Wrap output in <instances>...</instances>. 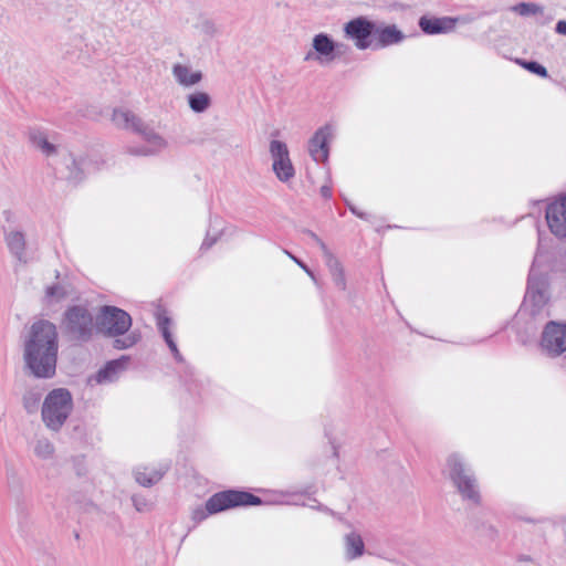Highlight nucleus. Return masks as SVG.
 I'll return each instance as SVG.
<instances>
[{
  "mask_svg": "<svg viewBox=\"0 0 566 566\" xmlns=\"http://www.w3.org/2000/svg\"><path fill=\"white\" fill-rule=\"evenodd\" d=\"M347 49H348L347 45H346V48H336V50L334 52L335 56L343 54Z\"/></svg>",
  "mask_w": 566,
  "mask_h": 566,
  "instance_id": "nucleus-41",
  "label": "nucleus"
},
{
  "mask_svg": "<svg viewBox=\"0 0 566 566\" xmlns=\"http://www.w3.org/2000/svg\"><path fill=\"white\" fill-rule=\"evenodd\" d=\"M45 295L48 298L59 302L67 296V291L63 285L57 283L48 286Z\"/></svg>",
  "mask_w": 566,
  "mask_h": 566,
  "instance_id": "nucleus-30",
  "label": "nucleus"
},
{
  "mask_svg": "<svg viewBox=\"0 0 566 566\" xmlns=\"http://www.w3.org/2000/svg\"><path fill=\"white\" fill-rule=\"evenodd\" d=\"M449 478L458 490L462 500L478 505L481 502V494L474 472L468 467L463 459L454 453L447 459Z\"/></svg>",
  "mask_w": 566,
  "mask_h": 566,
  "instance_id": "nucleus-7",
  "label": "nucleus"
},
{
  "mask_svg": "<svg viewBox=\"0 0 566 566\" xmlns=\"http://www.w3.org/2000/svg\"><path fill=\"white\" fill-rule=\"evenodd\" d=\"M97 331L104 336L114 337L115 349H127L137 344L140 339L138 332H132L124 336L132 327L130 315L116 306L105 305L101 308L96 318Z\"/></svg>",
  "mask_w": 566,
  "mask_h": 566,
  "instance_id": "nucleus-2",
  "label": "nucleus"
},
{
  "mask_svg": "<svg viewBox=\"0 0 566 566\" xmlns=\"http://www.w3.org/2000/svg\"><path fill=\"white\" fill-rule=\"evenodd\" d=\"M112 119L117 127L138 134L149 144V146L128 147V154L134 156H153L166 147V140L132 111L125 108L114 109Z\"/></svg>",
  "mask_w": 566,
  "mask_h": 566,
  "instance_id": "nucleus-3",
  "label": "nucleus"
},
{
  "mask_svg": "<svg viewBox=\"0 0 566 566\" xmlns=\"http://www.w3.org/2000/svg\"><path fill=\"white\" fill-rule=\"evenodd\" d=\"M168 469V464H161L159 468L139 467L135 470V480L138 484L149 488L159 482Z\"/></svg>",
  "mask_w": 566,
  "mask_h": 566,
  "instance_id": "nucleus-20",
  "label": "nucleus"
},
{
  "mask_svg": "<svg viewBox=\"0 0 566 566\" xmlns=\"http://www.w3.org/2000/svg\"><path fill=\"white\" fill-rule=\"evenodd\" d=\"M346 206L348 207V209L350 210V212L353 214H355L356 217L363 219V220H368V217L369 214L366 213V212H363L360 210H358L354 205H352L350 202L346 201Z\"/></svg>",
  "mask_w": 566,
  "mask_h": 566,
  "instance_id": "nucleus-36",
  "label": "nucleus"
},
{
  "mask_svg": "<svg viewBox=\"0 0 566 566\" xmlns=\"http://www.w3.org/2000/svg\"><path fill=\"white\" fill-rule=\"evenodd\" d=\"M332 136V128L325 125L318 128L308 142V151L316 163H325L328 159V140Z\"/></svg>",
  "mask_w": 566,
  "mask_h": 566,
  "instance_id": "nucleus-15",
  "label": "nucleus"
},
{
  "mask_svg": "<svg viewBox=\"0 0 566 566\" xmlns=\"http://www.w3.org/2000/svg\"><path fill=\"white\" fill-rule=\"evenodd\" d=\"M42 392L39 388H30L22 396V405L27 413L32 415L39 410Z\"/></svg>",
  "mask_w": 566,
  "mask_h": 566,
  "instance_id": "nucleus-27",
  "label": "nucleus"
},
{
  "mask_svg": "<svg viewBox=\"0 0 566 566\" xmlns=\"http://www.w3.org/2000/svg\"><path fill=\"white\" fill-rule=\"evenodd\" d=\"M73 408V396L69 389H52L45 396L41 407L44 426L53 432H59L71 416Z\"/></svg>",
  "mask_w": 566,
  "mask_h": 566,
  "instance_id": "nucleus-5",
  "label": "nucleus"
},
{
  "mask_svg": "<svg viewBox=\"0 0 566 566\" xmlns=\"http://www.w3.org/2000/svg\"><path fill=\"white\" fill-rule=\"evenodd\" d=\"M61 328L67 340L76 344L88 343L97 331L92 312L84 305H72L65 310Z\"/></svg>",
  "mask_w": 566,
  "mask_h": 566,
  "instance_id": "nucleus-4",
  "label": "nucleus"
},
{
  "mask_svg": "<svg viewBox=\"0 0 566 566\" xmlns=\"http://www.w3.org/2000/svg\"><path fill=\"white\" fill-rule=\"evenodd\" d=\"M59 333L49 319L32 323L23 339V360L30 374L39 379H50L56 374Z\"/></svg>",
  "mask_w": 566,
  "mask_h": 566,
  "instance_id": "nucleus-1",
  "label": "nucleus"
},
{
  "mask_svg": "<svg viewBox=\"0 0 566 566\" xmlns=\"http://www.w3.org/2000/svg\"><path fill=\"white\" fill-rule=\"evenodd\" d=\"M555 31L557 33H559V34L566 35V21L565 20H559L556 23Z\"/></svg>",
  "mask_w": 566,
  "mask_h": 566,
  "instance_id": "nucleus-39",
  "label": "nucleus"
},
{
  "mask_svg": "<svg viewBox=\"0 0 566 566\" xmlns=\"http://www.w3.org/2000/svg\"><path fill=\"white\" fill-rule=\"evenodd\" d=\"M203 27H205V31L207 33L212 34L214 32V24L212 22L207 21V22H205Z\"/></svg>",
  "mask_w": 566,
  "mask_h": 566,
  "instance_id": "nucleus-40",
  "label": "nucleus"
},
{
  "mask_svg": "<svg viewBox=\"0 0 566 566\" xmlns=\"http://www.w3.org/2000/svg\"><path fill=\"white\" fill-rule=\"evenodd\" d=\"M374 49H382L392 44H398L405 39V34L395 25L376 27Z\"/></svg>",
  "mask_w": 566,
  "mask_h": 566,
  "instance_id": "nucleus-17",
  "label": "nucleus"
},
{
  "mask_svg": "<svg viewBox=\"0 0 566 566\" xmlns=\"http://www.w3.org/2000/svg\"><path fill=\"white\" fill-rule=\"evenodd\" d=\"M175 360L178 363V364H182L185 366V374L186 376H189L190 378H192L195 376V370L193 368L188 365L184 358V356L180 354L179 349L177 346H174L171 349H170Z\"/></svg>",
  "mask_w": 566,
  "mask_h": 566,
  "instance_id": "nucleus-32",
  "label": "nucleus"
},
{
  "mask_svg": "<svg viewBox=\"0 0 566 566\" xmlns=\"http://www.w3.org/2000/svg\"><path fill=\"white\" fill-rule=\"evenodd\" d=\"M29 139L31 144L42 151L45 156L50 157L56 154V147L50 143L45 133L33 129L29 133Z\"/></svg>",
  "mask_w": 566,
  "mask_h": 566,
  "instance_id": "nucleus-24",
  "label": "nucleus"
},
{
  "mask_svg": "<svg viewBox=\"0 0 566 566\" xmlns=\"http://www.w3.org/2000/svg\"><path fill=\"white\" fill-rule=\"evenodd\" d=\"M319 192L324 199H329L332 197V187L328 185H324L321 187Z\"/></svg>",
  "mask_w": 566,
  "mask_h": 566,
  "instance_id": "nucleus-38",
  "label": "nucleus"
},
{
  "mask_svg": "<svg viewBox=\"0 0 566 566\" xmlns=\"http://www.w3.org/2000/svg\"><path fill=\"white\" fill-rule=\"evenodd\" d=\"M546 222L557 238H566V195L546 206Z\"/></svg>",
  "mask_w": 566,
  "mask_h": 566,
  "instance_id": "nucleus-13",
  "label": "nucleus"
},
{
  "mask_svg": "<svg viewBox=\"0 0 566 566\" xmlns=\"http://www.w3.org/2000/svg\"><path fill=\"white\" fill-rule=\"evenodd\" d=\"M520 64L527 71L533 74H536L541 77H547L548 73L544 65L539 64L536 61H520Z\"/></svg>",
  "mask_w": 566,
  "mask_h": 566,
  "instance_id": "nucleus-31",
  "label": "nucleus"
},
{
  "mask_svg": "<svg viewBox=\"0 0 566 566\" xmlns=\"http://www.w3.org/2000/svg\"><path fill=\"white\" fill-rule=\"evenodd\" d=\"M128 361V356H122L118 359L107 361L106 365L96 373V382L103 384L114 381L118 374L125 369Z\"/></svg>",
  "mask_w": 566,
  "mask_h": 566,
  "instance_id": "nucleus-19",
  "label": "nucleus"
},
{
  "mask_svg": "<svg viewBox=\"0 0 566 566\" xmlns=\"http://www.w3.org/2000/svg\"><path fill=\"white\" fill-rule=\"evenodd\" d=\"M365 552V544L358 533L352 532L345 536V555L347 559H355Z\"/></svg>",
  "mask_w": 566,
  "mask_h": 566,
  "instance_id": "nucleus-23",
  "label": "nucleus"
},
{
  "mask_svg": "<svg viewBox=\"0 0 566 566\" xmlns=\"http://www.w3.org/2000/svg\"><path fill=\"white\" fill-rule=\"evenodd\" d=\"M458 18L452 17H427L422 15L419 19L418 25L424 34L436 35L446 34L454 30Z\"/></svg>",
  "mask_w": 566,
  "mask_h": 566,
  "instance_id": "nucleus-16",
  "label": "nucleus"
},
{
  "mask_svg": "<svg viewBox=\"0 0 566 566\" xmlns=\"http://www.w3.org/2000/svg\"><path fill=\"white\" fill-rule=\"evenodd\" d=\"M313 49L322 56L328 60L335 59L336 48H346V44L340 42H334L332 38L326 33H318L313 38Z\"/></svg>",
  "mask_w": 566,
  "mask_h": 566,
  "instance_id": "nucleus-21",
  "label": "nucleus"
},
{
  "mask_svg": "<svg viewBox=\"0 0 566 566\" xmlns=\"http://www.w3.org/2000/svg\"><path fill=\"white\" fill-rule=\"evenodd\" d=\"M217 240H218L217 237H211L209 233H207L200 249L201 250L210 249L217 242Z\"/></svg>",
  "mask_w": 566,
  "mask_h": 566,
  "instance_id": "nucleus-37",
  "label": "nucleus"
},
{
  "mask_svg": "<svg viewBox=\"0 0 566 566\" xmlns=\"http://www.w3.org/2000/svg\"><path fill=\"white\" fill-rule=\"evenodd\" d=\"M189 108L197 114L205 113L212 104L211 96L202 91H196L187 95Z\"/></svg>",
  "mask_w": 566,
  "mask_h": 566,
  "instance_id": "nucleus-22",
  "label": "nucleus"
},
{
  "mask_svg": "<svg viewBox=\"0 0 566 566\" xmlns=\"http://www.w3.org/2000/svg\"><path fill=\"white\" fill-rule=\"evenodd\" d=\"M312 59V53H307L306 56H305V61H308Z\"/></svg>",
  "mask_w": 566,
  "mask_h": 566,
  "instance_id": "nucleus-42",
  "label": "nucleus"
},
{
  "mask_svg": "<svg viewBox=\"0 0 566 566\" xmlns=\"http://www.w3.org/2000/svg\"><path fill=\"white\" fill-rule=\"evenodd\" d=\"M270 154L273 159L272 168L275 176L280 181L287 182L294 177L295 170L286 144L276 139L271 140Z\"/></svg>",
  "mask_w": 566,
  "mask_h": 566,
  "instance_id": "nucleus-11",
  "label": "nucleus"
},
{
  "mask_svg": "<svg viewBox=\"0 0 566 566\" xmlns=\"http://www.w3.org/2000/svg\"><path fill=\"white\" fill-rule=\"evenodd\" d=\"M326 265L331 272V275L333 277V281L335 285L340 289H346V279L344 269L340 264V262L337 260V258L334 254H331L329 256L325 258Z\"/></svg>",
  "mask_w": 566,
  "mask_h": 566,
  "instance_id": "nucleus-26",
  "label": "nucleus"
},
{
  "mask_svg": "<svg viewBox=\"0 0 566 566\" xmlns=\"http://www.w3.org/2000/svg\"><path fill=\"white\" fill-rule=\"evenodd\" d=\"M525 306L533 317H537L545 312L548 296L544 289V283L530 274L525 294Z\"/></svg>",
  "mask_w": 566,
  "mask_h": 566,
  "instance_id": "nucleus-12",
  "label": "nucleus"
},
{
  "mask_svg": "<svg viewBox=\"0 0 566 566\" xmlns=\"http://www.w3.org/2000/svg\"><path fill=\"white\" fill-rule=\"evenodd\" d=\"M262 503L263 502L261 497L247 491H221L210 496L203 507L198 506L192 512V518L196 522H201L211 514H216L232 507L261 505Z\"/></svg>",
  "mask_w": 566,
  "mask_h": 566,
  "instance_id": "nucleus-6",
  "label": "nucleus"
},
{
  "mask_svg": "<svg viewBox=\"0 0 566 566\" xmlns=\"http://www.w3.org/2000/svg\"><path fill=\"white\" fill-rule=\"evenodd\" d=\"M55 172L60 178L76 185L85 177V160L76 159L73 154L67 153L63 156L60 166L55 168Z\"/></svg>",
  "mask_w": 566,
  "mask_h": 566,
  "instance_id": "nucleus-14",
  "label": "nucleus"
},
{
  "mask_svg": "<svg viewBox=\"0 0 566 566\" xmlns=\"http://www.w3.org/2000/svg\"><path fill=\"white\" fill-rule=\"evenodd\" d=\"M512 11L522 17H528L542 14L544 12V8L543 6L534 2H520L512 8Z\"/></svg>",
  "mask_w": 566,
  "mask_h": 566,
  "instance_id": "nucleus-29",
  "label": "nucleus"
},
{
  "mask_svg": "<svg viewBox=\"0 0 566 566\" xmlns=\"http://www.w3.org/2000/svg\"><path fill=\"white\" fill-rule=\"evenodd\" d=\"M132 502H133L134 507L138 512H146L150 507L149 502L144 496H142V495H133L132 496Z\"/></svg>",
  "mask_w": 566,
  "mask_h": 566,
  "instance_id": "nucleus-34",
  "label": "nucleus"
},
{
  "mask_svg": "<svg viewBox=\"0 0 566 566\" xmlns=\"http://www.w3.org/2000/svg\"><path fill=\"white\" fill-rule=\"evenodd\" d=\"M304 233H306L315 243H317V245L322 250V253H323L324 258H327L331 254H333L329 251V249L327 248V245L325 244V242L316 233H314L311 230H305Z\"/></svg>",
  "mask_w": 566,
  "mask_h": 566,
  "instance_id": "nucleus-33",
  "label": "nucleus"
},
{
  "mask_svg": "<svg viewBox=\"0 0 566 566\" xmlns=\"http://www.w3.org/2000/svg\"><path fill=\"white\" fill-rule=\"evenodd\" d=\"M538 345L541 352L549 358H556L564 354L566 352V323L547 322Z\"/></svg>",
  "mask_w": 566,
  "mask_h": 566,
  "instance_id": "nucleus-9",
  "label": "nucleus"
},
{
  "mask_svg": "<svg viewBox=\"0 0 566 566\" xmlns=\"http://www.w3.org/2000/svg\"><path fill=\"white\" fill-rule=\"evenodd\" d=\"M376 24L365 17L352 19L344 25L345 36L354 41L358 50H366L373 46Z\"/></svg>",
  "mask_w": 566,
  "mask_h": 566,
  "instance_id": "nucleus-10",
  "label": "nucleus"
},
{
  "mask_svg": "<svg viewBox=\"0 0 566 566\" xmlns=\"http://www.w3.org/2000/svg\"><path fill=\"white\" fill-rule=\"evenodd\" d=\"M175 81L184 87H191L201 82L203 74L201 71H192L189 65L176 63L171 69Z\"/></svg>",
  "mask_w": 566,
  "mask_h": 566,
  "instance_id": "nucleus-18",
  "label": "nucleus"
},
{
  "mask_svg": "<svg viewBox=\"0 0 566 566\" xmlns=\"http://www.w3.org/2000/svg\"><path fill=\"white\" fill-rule=\"evenodd\" d=\"M156 324L157 328L160 332L161 336L165 339V343L171 349L174 346H177L172 334L170 332V324L171 319L166 315V312L164 310H158L156 312Z\"/></svg>",
  "mask_w": 566,
  "mask_h": 566,
  "instance_id": "nucleus-25",
  "label": "nucleus"
},
{
  "mask_svg": "<svg viewBox=\"0 0 566 566\" xmlns=\"http://www.w3.org/2000/svg\"><path fill=\"white\" fill-rule=\"evenodd\" d=\"M301 269H303L313 280L315 279L314 277V273L312 272V270L303 262L301 261L300 259H297L296 256H294L292 253H290L289 251H284Z\"/></svg>",
  "mask_w": 566,
  "mask_h": 566,
  "instance_id": "nucleus-35",
  "label": "nucleus"
},
{
  "mask_svg": "<svg viewBox=\"0 0 566 566\" xmlns=\"http://www.w3.org/2000/svg\"><path fill=\"white\" fill-rule=\"evenodd\" d=\"M54 451H55L54 446L49 439L41 438V439L36 440L35 446H34V454L38 458H41L43 460H49V459L53 458Z\"/></svg>",
  "mask_w": 566,
  "mask_h": 566,
  "instance_id": "nucleus-28",
  "label": "nucleus"
},
{
  "mask_svg": "<svg viewBox=\"0 0 566 566\" xmlns=\"http://www.w3.org/2000/svg\"><path fill=\"white\" fill-rule=\"evenodd\" d=\"M3 216L8 223L2 227L6 247L20 264H28L32 260V255L29 251L25 232L21 227L13 224L14 214L12 211L6 210Z\"/></svg>",
  "mask_w": 566,
  "mask_h": 566,
  "instance_id": "nucleus-8",
  "label": "nucleus"
}]
</instances>
